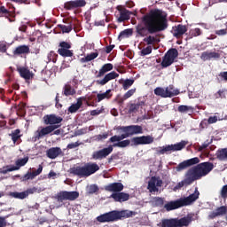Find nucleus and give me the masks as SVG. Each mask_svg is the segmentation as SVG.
I'll return each instance as SVG.
<instances>
[{
	"mask_svg": "<svg viewBox=\"0 0 227 227\" xmlns=\"http://www.w3.org/2000/svg\"><path fill=\"white\" fill-rule=\"evenodd\" d=\"M141 22L136 27V31L139 36L143 37L148 36V35L162 33L169 26L168 23V14L160 9H152L141 18Z\"/></svg>",
	"mask_w": 227,
	"mask_h": 227,
	"instance_id": "obj_1",
	"label": "nucleus"
},
{
	"mask_svg": "<svg viewBox=\"0 0 227 227\" xmlns=\"http://www.w3.org/2000/svg\"><path fill=\"white\" fill-rule=\"evenodd\" d=\"M191 166L194 167L191 168ZM187 168H191L188 169V173H190L193 181L196 182V180H201L203 176H207L214 169V163L210 161L200 163V158L195 157L182 161L175 169L177 173H180V171H184Z\"/></svg>",
	"mask_w": 227,
	"mask_h": 227,
	"instance_id": "obj_2",
	"label": "nucleus"
},
{
	"mask_svg": "<svg viewBox=\"0 0 227 227\" xmlns=\"http://www.w3.org/2000/svg\"><path fill=\"white\" fill-rule=\"evenodd\" d=\"M44 125H48L46 127H41L36 131H35L34 136L32 137L33 141H40V139H43L45 136H49V134H52L54 130L59 129L61 125V121L63 119L60 116H58L54 114H46L43 117Z\"/></svg>",
	"mask_w": 227,
	"mask_h": 227,
	"instance_id": "obj_3",
	"label": "nucleus"
},
{
	"mask_svg": "<svg viewBox=\"0 0 227 227\" xmlns=\"http://www.w3.org/2000/svg\"><path fill=\"white\" fill-rule=\"evenodd\" d=\"M198 198H200V192L198 191V188H196L195 192L188 197L168 202L165 204L164 208L167 212H171V210H176V208H182V207H189V205L194 203Z\"/></svg>",
	"mask_w": 227,
	"mask_h": 227,
	"instance_id": "obj_4",
	"label": "nucleus"
},
{
	"mask_svg": "<svg viewBox=\"0 0 227 227\" xmlns=\"http://www.w3.org/2000/svg\"><path fill=\"white\" fill-rule=\"evenodd\" d=\"M154 138L151 135L147 136H141V137H134L131 138V141L127 140H120V142L114 143V145H110L112 148H127V146H139L143 145H152L153 143Z\"/></svg>",
	"mask_w": 227,
	"mask_h": 227,
	"instance_id": "obj_5",
	"label": "nucleus"
},
{
	"mask_svg": "<svg viewBox=\"0 0 227 227\" xmlns=\"http://www.w3.org/2000/svg\"><path fill=\"white\" fill-rule=\"evenodd\" d=\"M100 169V167L97 162H88L84 166H77L70 168L71 175L79 176V178H88L91 175H95L97 171Z\"/></svg>",
	"mask_w": 227,
	"mask_h": 227,
	"instance_id": "obj_6",
	"label": "nucleus"
},
{
	"mask_svg": "<svg viewBox=\"0 0 227 227\" xmlns=\"http://www.w3.org/2000/svg\"><path fill=\"white\" fill-rule=\"evenodd\" d=\"M136 215V212L133 211H118L113 210L97 217L98 223H114L121 220L122 217H132Z\"/></svg>",
	"mask_w": 227,
	"mask_h": 227,
	"instance_id": "obj_7",
	"label": "nucleus"
},
{
	"mask_svg": "<svg viewBox=\"0 0 227 227\" xmlns=\"http://www.w3.org/2000/svg\"><path fill=\"white\" fill-rule=\"evenodd\" d=\"M192 223V215L189 214L186 216L170 219H162L161 227H184L189 226Z\"/></svg>",
	"mask_w": 227,
	"mask_h": 227,
	"instance_id": "obj_8",
	"label": "nucleus"
},
{
	"mask_svg": "<svg viewBox=\"0 0 227 227\" xmlns=\"http://www.w3.org/2000/svg\"><path fill=\"white\" fill-rule=\"evenodd\" d=\"M154 95L157 97H161V98H173L176 95H180L179 90H175V86L169 85L165 89L162 87H157L154 89Z\"/></svg>",
	"mask_w": 227,
	"mask_h": 227,
	"instance_id": "obj_9",
	"label": "nucleus"
},
{
	"mask_svg": "<svg viewBox=\"0 0 227 227\" xmlns=\"http://www.w3.org/2000/svg\"><path fill=\"white\" fill-rule=\"evenodd\" d=\"M187 145H189L188 141L182 140L181 142L175 145L159 147L157 153L159 155H164L165 153H171V152H180V150H184Z\"/></svg>",
	"mask_w": 227,
	"mask_h": 227,
	"instance_id": "obj_10",
	"label": "nucleus"
},
{
	"mask_svg": "<svg viewBox=\"0 0 227 227\" xmlns=\"http://www.w3.org/2000/svg\"><path fill=\"white\" fill-rule=\"evenodd\" d=\"M178 58V50L176 48L169 49L163 57L161 61V67L163 68H168V67H171L173 63H175V59Z\"/></svg>",
	"mask_w": 227,
	"mask_h": 227,
	"instance_id": "obj_11",
	"label": "nucleus"
},
{
	"mask_svg": "<svg viewBox=\"0 0 227 227\" xmlns=\"http://www.w3.org/2000/svg\"><path fill=\"white\" fill-rule=\"evenodd\" d=\"M113 150H114L113 145H109L108 147L95 151L92 153L91 159L93 160H102V159H106L108 155H111V153H113Z\"/></svg>",
	"mask_w": 227,
	"mask_h": 227,
	"instance_id": "obj_12",
	"label": "nucleus"
},
{
	"mask_svg": "<svg viewBox=\"0 0 227 227\" xmlns=\"http://www.w3.org/2000/svg\"><path fill=\"white\" fill-rule=\"evenodd\" d=\"M79 198V192H60L57 194L58 201L63 202L65 200L75 201Z\"/></svg>",
	"mask_w": 227,
	"mask_h": 227,
	"instance_id": "obj_13",
	"label": "nucleus"
},
{
	"mask_svg": "<svg viewBox=\"0 0 227 227\" xmlns=\"http://www.w3.org/2000/svg\"><path fill=\"white\" fill-rule=\"evenodd\" d=\"M119 130L122 132H128L130 136H137L139 134H143V126L139 125H129V126H121L119 128Z\"/></svg>",
	"mask_w": 227,
	"mask_h": 227,
	"instance_id": "obj_14",
	"label": "nucleus"
},
{
	"mask_svg": "<svg viewBox=\"0 0 227 227\" xmlns=\"http://www.w3.org/2000/svg\"><path fill=\"white\" fill-rule=\"evenodd\" d=\"M159 187H162V179L160 177L152 176L147 185L149 192H159Z\"/></svg>",
	"mask_w": 227,
	"mask_h": 227,
	"instance_id": "obj_15",
	"label": "nucleus"
},
{
	"mask_svg": "<svg viewBox=\"0 0 227 227\" xmlns=\"http://www.w3.org/2000/svg\"><path fill=\"white\" fill-rule=\"evenodd\" d=\"M86 4V0H71L64 4V8L67 11L78 10V8H84Z\"/></svg>",
	"mask_w": 227,
	"mask_h": 227,
	"instance_id": "obj_16",
	"label": "nucleus"
},
{
	"mask_svg": "<svg viewBox=\"0 0 227 227\" xmlns=\"http://www.w3.org/2000/svg\"><path fill=\"white\" fill-rule=\"evenodd\" d=\"M146 106V100L144 98H138L136 103H131L129 105V113H137L140 109H143Z\"/></svg>",
	"mask_w": 227,
	"mask_h": 227,
	"instance_id": "obj_17",
	"label": "nucleus"
},
{
	"mask_svg": "<svg viewBox=\"0 0 227 227\" xmlns=\"http://www.w3.org/2000/svg\"><path fill=\"white\" fill-rule=\"evenodd\" d=\"M117 10L120 12V17L118 18V22H125V20H130V15H132V12H130V11L125 9L121 5L117 6Z\"/></svg>",
	"mask_w": 227,
	"mask_h": 227,
	"instance_id": "obj_18",
	"label": "nucleus"
},
{
	"mask_svg": "<svg viewBox=\"0 0 227 227\" xmlns=\"http://www.w3.org/2000/svg\"><path fill=\"white\" fill-rule=\"evenodd\" d=\"M117 77H120V74L116 73L115 71L110 72L106 74L102 80H98L97 84H99L100 86H106L109 81L117 79Z\"/></svg>",
	"mask_w": 227,
	"mask_h": 227,
	"instance_id": "obj_19",
	"label": "nucleus"
},
{
	"mask_svg": "<svg viewBox=\"0 0 227 227\" xmlns=\"http://www.w3.org/2000/svg\"><path fill=\"white\" fill-rule=\"evenodd\" d=\"M42 171H43V166L39 165L36 170L32 172L28 171L23 176V182H27V180H35L38 175H42Z\"/></svg>",
	"mask_w": 227,
	"mask_h": 227,
	"instance_id": "obj_20",
	"label": "nucleus"
},
{
	"mask_svg": "<svg viewBox=\"0 0 227 227\" xmlns=\"http://www.w3.org/2000/svg\"><path fill=\"white\" fill-rule=\"evenodd\" d=\"M46 155L48 159H57V157H59V155L63 157L65 153L59 147H51L46 151Z\"/></svg>",
	"mask_w": 227,
	"mask_h": 227,
	"instance_id": "obj_21",
	"label": "nucleus"
},
{
	"mask_svg": "<svg viewBox=\"0 0 227 227\" xmlns=\"http://www.w3.org/2000/svg\"><path fill=\"white\" fill-rule=\"evenodd\" d=\"M172 33L175 38H181V36H184V35L187 33V27L185 25L179 24L176 27H173Z\"/></svg>",
	"mask_w": 227,
	"mask_h": 227,
	"instance_id": "obj_22",
	"label": "nucleus"
},
{
	"mask_svg": "<svg viewBox=\"0 0 227 227\" xmlns=\"http://www.w3.org/2000/svg\"><path fill=\"white\" fill-rule=\"evenodd\" d=\"M194 182V179L192 178V176H191V174L188 172V170L186 171L185 175H184V180L179 182L176 186L175 189L178 190V189H182V187H184V185L187 186V185H191Z\"/></svg>",
	"mask_w": 227,
	"mask_h": 227,
	"instance_id": "obj_23",
	"label": "nucleus"
},
{
	"mask_svg": "<svg viewBox=\"0 0 227 227\" xmlns=\"http://www.w3.org/2000/svg\"><path fill=\"white\" fill-rule=\"evenodd\" d=\"M123 184L121 183H112L108 185L105 186V191H107L108 192H121L123 191Z\"/></svg>",
	"mask_w": 227,
	"mask_h": 227,
	"instance_id": "obj_24",
	"label": "nucleus"
},
{
	"mask_svg": "<svg viewBox=\"0 0 227 227\" xmlns=\"http://www.w3.org/2000/svg\"><path fill=\"white\" fill-rule=\"evenodd\" d=\"M110 198H113L114 201H117L119 203H123V201H129L130 199V195L129 193L125 192H115L113 193Z\"/></svg>",
	"mask_w": 227,
	"mask_h": 227,
	"instance_id": "obj_25",
	"label": "nucleus"
},
{
	"mask_svg": "<svg viewBox=\"0 0 227 227\" xmlns=\"http://www.w3.org/2000/svg\"><path fill=\"white\" fill-rule=\"evenodd\" d=\"M219 58H221V54L215 51H204L201 53L200 56V59H202V61H210V59H219Z\"/></svg>",
	"mask_w": 227,
	"mask_h": 227,
	"instance_id": "obj_26",
	"label": "nucleus"
},
{
	"mask_svg": "<svg viewBox=\"0 0 227 227\" xmlns=\"http://www.w3.org/2000/svg\"><path fill=\"white\" fill-rule=\"evenodd\" d=\"M83 99H84V98H78L77 102L75 104H72L68 107V109H67L68 113H70L71 114H74V113L79 111L81 109V107H82V100Z\"/></svg>",
	"mask_w": 227,
	"mask_h": 227,
	"instance_id": "obj_27",
	"label": "nucleus"
},
{
	"mask_svg": "<svg viewBox=\"0 0 227 227\" xmlns=\"http://www.w3.org/2000/svg\"><path fill=\"white\" fill-rule=\"evenodd\" d=\"M30 50L27 45H20L12 51L13 56H22V54H29Z\"/></svg>",
	"mask_w": 227,
	"mask_h": 227,
	"instance_id": "obj_28",
	"label": "nucleus"
},
{
	"mask_svg": "<svg viewBox=\"0 0 227 227\" xmlns=\"http://www.w3.org/2000/svg\"><path fill=\"white\" fill-rule=\"evenodd\" d=\"M226 214H227L226 206H221V207H217L215 211H213L209 215V217H210V219H215V217H219V215H226Z\"/></svg>",
	"mask_w": 227,
	"mask_h": 227,
	"instance_id": "obj_29",
	"label": "nucleus"
},
{
	"mask_svg": "<svg viewBox=\"0 0 227 227\" xmlns=\"http://www.w3.org/2000/svg\"><path fill=\"white\" fill-rule=\"evenodd\" d=\"M9 136L13 142V145H19V141L22 137V135L20 134V129H19L12 130L9 134Z\"/></svg>",
	"mask_w": 227,
	"mask_h": 227,
	"instance_id": "obj_30",
	"label": "nucleus"
},
{
	"mask_svg": "<svg viewBox=\"0 0 227 227\" xmlns=\"http://www.w3.org/2000/svg\"><path fill=\"white\" fill-rule=\"evenodd\" d=\"M114 66L111 63H107L102 66V67L99 69V72L97 75V77H103V75H106L107 72H111L113 70Z\"/></svg>",
	"mask_w": 227,
	"mask_h": 227,
	"instance_id": "obj_31",
	"label": "nucleus"
},
{
	"mask_svg": "<svg viewBox=\"0 0 227 227\" xmlns=\"http://www.w3.org/2000/svg\"><path fill=\"white\" fill-rule=\"evenodd\" d=\"M8 6H12V10L9 11L6 7L0 5V17H12V12H15V7L12 4H7Z\"/></svg>",
	"mask_w": 227,
	"mask_h": 227,
	"instance_id": "obj_32",
	"label": "nucleus"
},
{
	"mask_svg": "<svg viewBox=\"0 0 227 227\" xmlns=\"http://www.w3.org/2000/svg\"><path fill=\"white\" fill-rule=\"evenodd\" d=\"M18 72L23 79H31L33 74L27 69V67H18Z\"/></svg>",
	"mask_w": 227,
	"mask_h": 227,
	"instance_id": "obj_33",
	"label": "nucleus"
},
{
	"mask_svg": "<svg viewBox=\"0 0 227 227\" xmlns=\"http://www.w3.org/2000/svg\"><path fill=\"white\" fill-rule=\"evenodd\" d=\"M215 155L218 160H227V148L218 149Z\"/></svg>",
	"mask_w": 227,
	"mask_h": 227,
	"instance_id": "obj_34",
	"label": "nucleus"
},
{
	"mask_svg": "<svg viewBox=\"0 0 227 227\" xmlns=\"http://www.w3.org/2000/svg\"><path fill=\"white\" fill-rule=\"evenodd\" d=\"M144 42L150 45H155V43H160V38L153 35H148L147 37L144 38Z\"/></svg>",
	"mask_w": 227,
	"mask_h": 227,
	"instance_id": "obj_35",
	"label": "nucleus"
},
{
	"mask_svg": "<svg viewBox=\"0 0 227 227\" xmlns=\"http://www.w3.org/2000/svg\"><path fill=\"white\" fill-rule=\"evenodd\" d=\"M63 90V95H65V97L74 96L76 93L75 89H74L70 84H66Z\"/></svg>",
	"mask_w": 227,
	"mask_h": 227,
	"instance_id": "obj_36",
	"label": "nucleus"
},
{
	"mask_svg": "<svg viewBox=\"0 0 227 227\" xmlns=\"http://www.w3.org/2000/svg\"><path fill=\"white\" fill-rule=\"evenodd\" d=\"M113 97V94H111V90H107L104 93H99L97 95V102H102V100H109Z\"/></svg>",
	"mask_w": 227,
	"mask_h": 227,
	"instance_id": "obj_37",
	"label": "nucleus"
},
{
	"mask_svg": "<svg viewBox=\"0 0 227 227\" xmlns=\"http://www.w3.org/2000/svg\"><path fill=\"white\" fill-rule=\"evenodd\" d=\"M9 196H12V198H15L16 200H26V198H27V193L26 192H11L9 193Z\"/></svg>",
	"mask_w": 227,
	"mask_h": 227,
	"instance_id": "obj_38",
	"label": "nucleus"
},
{
	"mask_svg": "<svg viewBox=\"0 0 227 227\" xmlns=\"http://www.w3.org/2000/svg\"><path fill=\"white\" fill-rule=\"evenodd\" d=\"M132 33H134L132 28L124 29L123 31H121L119 34L118 40H120V42H121V40H123V38H129V36H132Z\"/></svg>",
	"mask_w": 227,
	"mask_h": 227,
	"instance_id": "obj_39",
	"label": "nucleus"
},
{
	"mask_svg": "<svg viewBox=\"0 0 227 227\" xmlns=\"http://www.w3.org/2000/svg\"><path fill=\"white\" fill-rule=\"evenodd\" d=\"M58 54L63 58H72L74 56V51L70 49H59Z\"/></svg>",
	"mask_w": 227,
	"mask_h": 227,
	"instance_id": "obj_40",
	"label": "nucleus"
},
{
	"mask_svg": "<svg viewBox=\"0 0 227 227\" xmlns=\"http://www.w3.org/2000/svg\"><path fill=\"white\" fill-rule=\"evenodd\" d=\"M134 79H126V80H120L119 83L122 84V89L124 90V91H127V90H129V88H130V86H132V84H134Z\"/></svg>",
	"mask_w": 227,
	"mask_h": 227,
	"instance_id": "obj_41",
	"label": "nucleus"
},
{
	"mask_svg": "<svg viewBox=\"0 0 227 227\" xmlns=\"http://www.w3.org/2000/svg\"><path fill=\"white\" fill-rule=\"evenodd\" d=\"M178 113L182 114H187V113H194V107L185 106V105H181L177 107Z\"/></svg>",
	"mask_w": 227,
	"mask_h": 227,
	"instance_id": "obj_42",
	"label": "nucleus"
},
{
	"mask_svg": "<svg viewBox=\"0 0 227 227\" xmlns=\"http://www.w3.org/2000/svg\"><path fill=\"white\" fill-rule=\"evenodd\" d=\"M96 58H98V53L92 52L88 54L85 58L80 59V63H88V61H93V59H96Z\"/></svg>",
	"mask_w": 227,
	"mask_h": 227,
	"instance_id": "obj_43",
	"label": "nucleus"
},
{
	"mask_svg": "<svg viewBox=\"0 0 227 227\" xmlns=\"http://www.w3.org/2000/svg\"><path fill=\"white\" fill-rule=\"evenodd\" d=\"M28 161H29V157L26 156L23 159H18L15 164H16V167L19 168V169H20V168H22V166H24L25 164H27Z\"/></svg>",
	"mask_w": 227,
	"mask_h": 227,
	"instance_id": "obj_44",
	"label": "nucleus"
},
{
	"mask_svg": "<svg viewBox=\"0 0 227 227\" xmlns=\"http://www.w3.org/2000/svg\"><path fill=\"white\" fill-rule=\"evenodd\" d=\"M152 201L155 207H162L164 205V199L160 197H154Z\"/></svg>",
	"mask_w": 227,
	"mask_h": 227,
	"instance_id": "obj_45",
	"label": "nucleus"
},
{
	"mask_svg": "<svg viewBox=\"0 0 227 227\" xmlns=\"http://www.w3.org/2000/svg\"><path fill=\"white\" fill-rule=\"evenodd\" d=\"M201 35V29L200 28H193L190 31V36L191 38L194 37V36H200Z\"/></svg>",
	"mask_w": 227,
	"mask_h": 227,
	"instance_id": "obj_46",
	"label": "nucleus"
},
{
	"mask_svg": "<svg viewBox=\"0 0 227 227\" xmlns=\"http://www.w3.org/2000/svg\"><path fill=\"white\" fill-rule=\"evenodd\" d=\"M210 145H212V141L208 142V140H207L201 145L199 146L198 152H203V150H207V148H208Z\"/></svg>",
	"mask_w": 227,
	"mask_h": 227,
	"instance_id": "obj_47",
	"label": "nucleus"
},
{
	"mask_svg": "<svg viewBox=\"0 0 227 227\" xmlns=\"http://www.w3.org/2000/svg\"><path fill=\"white\" fill-rule=\"evenodd\" d=\"M59 27L61 29L62 33H70V31H72V25H59Z\"/></svg>",
	"mask_w": 227,
	"mask_h": 227,
	"instance_id": "obj_48",
	"label": "nucleus"
},
{
	"mask_svg": "<svg viewBox=\"0 0 227 227\" xmlns=\"http://www.w3.org/2000/svg\"><path fill=\"white\" fill-rule=\"evenodd\" d=\"M56 58H58V54H56L54 51H51L48 54V61H52V63H56L58 60Z\"/></svg>",
	"mask_w": 227,
	"mask_h": 227,
	"instance_id": "obj_49",
	"label": "nucleus"
},
{
	"mask_svg": "<svg viewBox=\"0 0 227 227\" xmlns=\"http://www.w3.org/2000/svg\"><path fill=\"white\" fill-rule=\"evenodd\" d=\"M152 46H147L140 51L141 56H148V54H152Z\"/></svg>",
	"mask_w": 227,
	"mask_h": 227,
	"instance_id": "obj_50",
	"label": "nucleus"
},
{
	"mask_svg": "<svg viewBox=\"0 0 227 227\" xmlns=\"http://www.w3.org/2000/svg\"><path fill=\"white\" fill-rule=\"evenodd\" d=\"M134 93H136V89H131V90H129L124 95V98L126 100H129V98H130V97H133L134 96Z\"/></svg>",
	"mask_w": 227,
	"mask_h": 227,
	"instance_id": "obj_51",
	"label": "nucleus"
},
{
	"mask_svg": "<svg viewBox=\"0 0 227 227\" xmlns=\"http://www.w3.org/2000/svg\"><path fill=\"white\" fill-rule=\"evenodd\" d=\"M59 47H60L59 49H72V44L70 43L63 41L59 43Z\"/></svg>",
	"mask_w": 227,
	"mask_h": 227,
	"instance_id": "obj_52",
	"label": "nucleus"
},
{
	"mask_svg": "<svg viewBox=\"0 0 227 227\" xmlns=\"http://www.w3.org/2000/svg\"><path fill=\"white\" fill-rule=\"evenodd\" d=\"M95 192H98V185L97 184H90L89 187V193L95 194Z\"/></svg>",
	"mask_w": 227,
	"mask_h": 227,
	"instance_id": "obj_53",
	"label": "nucleus"
},
{
	"mask_svg": "<svg viewBox=\"0 0 227 227\" xmlns=\"http://www.w3.org/2000/svg\"><path fill=\"white\" fill-rule=\"evenodd\" d=\"M79 146H81V143L74 142V143L68 144L67 148V150H74V148H77Z\"/></svg>",
	"mask_w": 227,
	"mask_h": 227,
	"instance_id": "obj_54",
	"label": "nucleus"
},
{
	"mask_svg": "<svg viewBox=\"0 0 227 227\" xmlns=\"http://www.w3.org/2000/svg\"><path fill=\"white\" fill-rule=\"evenodd\" d=\"M221 196L223 200L227 198V184L223 185L221 191Z\"/></svg>",
	"mask_w": 227,
	"mask_h": 227,
	"instance_id": "obj_55",
	"label": "nucleus"
},
{
	"mask_svg": "<svg viewBox=\"0 0 227 227\" xmlns=\"http://www.w3.org/2000/svg\"><path fill=\"white\" fill-rule=\"evenodd\" d=\"M38 191V188L33 187V188H28L25 192L27 193V197L29 196V194H35Z\"/></svg>",
	"mask_w": 227,
	"mask_h": 227,
	"instance_id": "obj_56",
	"label": "nucleus"
},
{
	"mask_svg": "<svg viewBox=\"0 0 227 227\" xmlns=\"http://www.w3.org/2000/svg\"><path fill=\"white\" fill-rule=\"evenodd\" d=\"M207 123L209 125H212L213 123H217V116L214 115V116H210L208 119H207Z\"/></svg>",
	"mask_w": 227,
	"mask_h": 227,
	"instance_id": "obj_57",
	"label": "nucleus"
},
{
	"mask_svg": "<svg viewBox=\"0 0 227 227\" xmlns=\"http://www.w3.org/2000/svg\"><path fill=\"white\" fill-rule=\"evenodd\" d=\"M12 171H19V167L16 166H12V167H7L6 170L4 171V173H8Z\"/></svg>",
	"mask_w": 227,
	"mask_h": 227,
	"instance_id": "obj_58",
	"label": "nucleus"
},
{
	"mask_svg": "<svg viewBox=\"0 0 227 227\" xmlns=\"http://www.w3.org/2000/svg\"><path fill=\"white\" fill-rule=\"evenodd\" d=\"M120 143V137L117 135H114L109 138V143Z\"/></svg>",
	"mask_w": 227,
	"mask_h": 227,
	"instance_id": "obj_59",
	"label": "nucleus"
},
{
	"mask_svg": "<svg viewBox=\"0 0 227 227\" xmlns=\"http://www.w3.org/2000/svg\"><path fill=\"white\" fill-rule=\"evenodd\" d=\"M127 137H130V135L129 134V132H124L123 134L119 136V140L123 141V139H127Z\"/></svg>",
	"mask_w": 227,
	"mask_h": 227,
	"instance_id": "obj_60",
	"label": "nucleus"
},
{
	"mask_svg": "<svg viewBox=\"0 0 227 227\" xmlns=\"http://www.w3.org/2000/svg\"><path fill=\"white\" fill-rule=\"evenodd\" d=\"M101 113L102 110L99 109L92 110L90 111V116H98V114H100Z\"/></svg>",
	"mask_w": 227,
	"mask_h": 227,
	"instance_id": "obj_61",
	"label": "nucleus"
},
{
	"mask_svg": "<svg viewBox=\"0 0 227 227\" xmlns=\"http://www.w3.org/2000/svg\"><path fill=\"white\" fill-rule=\"evenodd\" d=\"M6 226V219L3 216H0V227H5Z\"/></svg>",
	"mask_w": 227,
	"mask_h": 227,
	"instance_id": "obj_62",
	"label": "nucleus"
},
{
	"mask_svg": "<svg viewBox=\"0 0 227 227\" xmlns=\"http://www.w3.org/2000/svg\"><path fill=\"white\" fill-rule=\"evenodd\" d=\"M215 35H218L219 36H223L226 35V29H220L215 32Z\"/></svg>",
	"mask_w": 227,
	"mask_h": 227,
	"instance_id": "obj_63",
	"label": "nucleus"
},
{
	"mask_svg": "<svg viewBox=\"0 0 227 227\" xmlns=\"http://www.w3.org/2000/svg\"><path fill=\"white\" fill-rule=\"evenodd\" d=\"M219 77H222V79H223L224 81H227V71L225 72H221L219 74Z\"/></svg>",
	"mask_w": 227,
	"mask_h": 227,
	"instance_id": "obj_64",
	"label": "nucleus"
}]
</instances>
